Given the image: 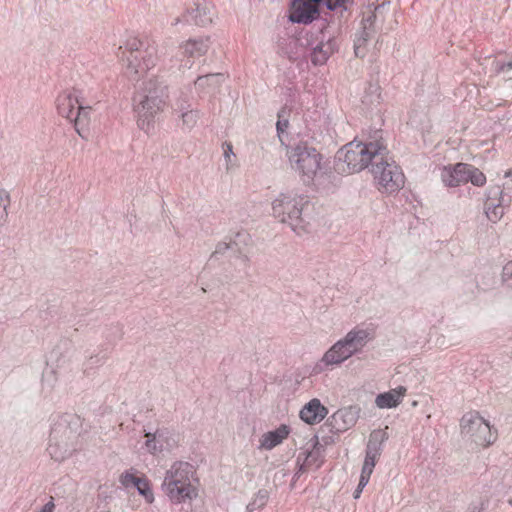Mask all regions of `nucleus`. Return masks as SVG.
Returning <instances> with one entry per match:
<instances>
[{"label": "nucleus", "instance_id": "1", "mask_svg": "<svg viewBox=\"0 0 512 512\" xmlns=\"http://www.w3.org/2000/svg\"><path fill=\"white\" fill-rule=\"evenodd\" d=\"M126 55L123 58L125 75L133 81L139 80L149 69L158 62L163 65L172 63L170 52L173 47L164 42L160 46L147 38H130L126 42Z\"/></svg>", "mask_w": 512, "mask_h": 512}, {"label": "nucleus", "instance_id": "2", "mask_svg": "<svg viewBox=\"0 0 512 512\" xmlns=\"http://www.w3.org/2000/svg\"><path fill=\"white\" fill-rule=\"evenodd\" d=\"M169 97L166 80L158 75L148 77L136 90L133 102L142 129L156 114L163 111Z\"/></svg>", "mask_w": 512, "mask_h": 512}, {"label": "nucleus", "instance_id": "3", "mask_svg": "<svg viewBox=\"0 0 512 512\" xmlns=\"http://www.w3.org/2000/svg\"><path fill=\"white\" fill-rule=\"evenodd\" d=\"M385 154L386 146L381 139L368 142L354 140L337 152L335 168L345 174L360 172Z\"/></svg>", "mask_w": 512, "mask_h": 512}, {"label": "nucleus", "instance_id": "4", "mask_svg": "<svg viewBox=\"0 0 512 512\" xmlns=\"http://www.w3.org/2000/svg\"><path fill=\"white\" fill-rule=\"evenodd\" d=\"M194 468L188 462L177 461L166 471L162 490L174 504L191 502L198 496Z\"/></svg>", "mask_w": 512, "mask_h": 512}, {"label": "nucleus", "instance_id": "5", "mask_svg": "<svg viewBox=\"0 0 512 512\" xmlns=\"http://www.w3.org/2000/svg\"><path fill=\"white\" fill-rule=\"evenodd\" d=\"M310 202L306 196L281 194L272 202L273 216L298 235L308 231L307 211Z\"/></svg>", "mask_w": 512, "mask_h": 512}, {"label": "nucleus", "instance_id": "6", "mask_svg": "<svg viewBox=\"0 0 512 512\" xmlns=\"http://www.w3.org/2000/svg\"><path fill=\"white\" fill-rule=\"evenodd\" d=\"M79 447L78 424H72L67 417L60 418L52 426L47 452L51 459L63 462L70 458Z\"/></svg>", "mask_w": 512, "mask_h": 512}, {"label": "nucleus", "instance_id": "7", "mask_svg": "<svg viewBox=\"0 0 512 512\" xmlns=\"http://www.w3.org/2000/svg\"><path fill=\"white\" fill-rule=\"evenodd\" d=\"M370 340L371 334L367 329L354 328L324 353L321 363L325 366H338L360 353Z\"/></svg>", "mask_w": 512, "mask_h": 512}, {"label": "nucleus", "instance_id": "8", "mask_svg": "<svg viewBox=\"0 0 512 512\" xmlns=\"http://www.w3.org/2000/svg\"><path fill=\"white\" fill-rule=\"evenodd\" d=\"M286 155L291 168L308 180L313 179L321 167L320 153L306 141L287 147Z\"/></svg>", "mask_w": 512, "mask_h": 512}, {"label": "nucleus", "instance_id": "9", "mask_svg": "<svg viewBox=\"0 0 512 512\" xmlns=\"http://www.w3.org/2000/svg\"><path fill=\"white\" fill-rule=\"evenodd\" d=\"M388 7L385 4L378 5L374 10L364 13L361 30L357 32L354 41V51L357 57H364L366 54V45L369 39H372L378 30L383 29V23L387 17Z\"/></svg>", "mask_w": 512, "mask_h": 512}, {"label": "nucleus", "instance_id": "10", "mask_svg": "<svg viewBox=\"0 0 512 512\" xmlns=\"http://www.w3.org/2000/svg\"><path fill=\"white\" fill-rule=\"evenodd\" d=\"M440 178L446 187H457L468 182L474 186L482 187L486 183L484 173L467 163L443 166L440 169Z\"/></svg>", "mask_w": 512, "mask_h": 512}, {"label": "nucleus", "instance_id": "11", "mask_svg": "<svg viewBox=\"0 0 512 512\" xmlns=\"http://www.w3.org/2000/svg\"><path fill=\"white\" fill-rule=\"evenodd\" d=\"M372 173L379 189L393 193L404 185V174L396 163L388 158V151L383 158H378L372 166Z\"/></svg>", "mask_w": 512, "mask_h": 512}, {"label": "nucleus", "instance_id": "12", "mask_svg": "<svg viewBox=\"0 0 512 512\" xmlns=\"http://www.w3.org/2000/svg\"><path fill=\"white\" fill-rule=\"evenodd\" d=\"M387 438V433L380 429L374 430L370 434L359 483L353 494L355 499H358L360 497L364 487L368 484L370 476L377 463V460L381 455L382 444Z\"/></svg>", "mask_w": 512, "mask_h": 512}, {"label": "nucleus", "instance_id": "13", "mask_svg": "<svg viewBox=\"0 0 512 512\" xmlns=\"http://www.w3.org/2000/svg\"><path fill=\"white\" fill-rule=\"evenodd\" d=\"M460 427L462 435L468 437L477 445L487 447L495 440L489 423L477 412L466 413L461 419Z\"/></svg>", "mask_w": 512, "mask_h": 512}, {"label": "nucleus", "instance_id": "14", "mask_svg": "<svg viewBox=\"0 0 512 512\" xmlns=\"http://www.w3.org/2000/svg\"><path fill=\"white\" fill-rule=\"evenodd\" d=\"M347 0H294L290 20L297 23H310L319 14V5L323 3L330 10L341 7Z\"/></svg>", "mask_w": 512, "mask_h": 512}, {"label": "nucleus", "instance_id": "15", "mask_svg": "<svg viewBox=\"0 0 512 512\" xmlns=\"http://www.w3.org/2000/svg\"><path fill=\"white\" fill-rule=\"evenodd\" d=\"M144 438V448L152 455L171 450L176 445L173 435L166 429H158L153 433L146 432Z\"/></svg>", "mask_w": 512, "mask_h": 512}, {"label": "nucleus", "instance_id": "16", "mask_svg": "<svg viewBox=\"0 0 512 512\" xmlns=\"http://www.w3.org/2000/svg\"><path fill=\"white\" fill-rule=\"evenodd\" d=\"M211 45V41L209 37L206 38H199V39H189L185 42H183L179 49L181 51V54L183 57H186L188 59H196L199 57L204 56ZM192 63L187 60L185 67L190 68Z\"/></svg>", "mask_w": 512, "mask_h": 512}, {"label": "nucleus", "instance_id": "17", "mask_svg": "<svg viewBox=\"0 0 512 512\" xmlns=\"http://www.w3.org/2000/svg\"><path fill=\"white\" fill-rule=\"evenodd\" d=\"M186 13L191 16L193 23L198 26L211 24L215 16L213 5L205 0L194 3L191 8L187 9Z\"/></svg>", "mask_w": 512, "mask_h": 512}, {"label": "nucleus", "instance_id": "18", "mask_svg": "<svg viewBox=\"0 0 512 512\" xmlns=\"http://www.w3.org/2000/svg\"><path fill=\"white\" fill-rule=\"evenodd\" d=\"M322 37L319 43L313 48L311 60L315 65L324 64L337 48L335 40L329 35L326 39L325 32L321 31Z\"/></svg>", "mask_w": 512, "mask_h": 512}, {"label": "nucleus", "instance_id": "19", "mask_svg": "<svg viewBox=\"0 0 512 512\" xmlns=\"http://www.w3.org/2000/svg\"><path fill=\"white\" fill-rule=\"evenodd\" d=\"M56 106L62 117L72 120L79 106L75 92L66 90L60 93L56 99Z\"/></svg>", "mask_w": 512, "mask_h": 512}, {"label": "nucleus", "instance_id": "20", "mask_svg": "<svg viewBox=\"0 0 512 512\" xmlns=\"http://www.w3.org/2000/svg\"><path fill=\"white\" fill-rule=\"evenodd\" d=\"M327 408L324 407L320 400L312 399L300 411V418L308 424H316L321 422L327 415Z\"/></svg>", "mask_w": 512, "mask_h": 512}, {"label": "nucleus", "instance_id": "21", "mask_svg": "<svg viewBox=\"0 0 512 512\" xmlns=\"http://www.w3.org/2000/svg\"><path fill=\"white\" fill-rule=\"evenodd\" d=\"M406 392V387L398 386L397 388L378 394L375 398V404L380 409L395 408L402 402Z\"/></svg>", "mask_w": 512, "mask_h": 512}, {"label": "nucleus", "instance_id": "22", "mask_svg": "<svg viewBox=\"0 0 512 512\" xmlns=\"http://www.w3.org/2000/svg\"><path fill=\"white\" fill-rule=\"evenodd\" d=\"M230 252L236 256H238L245 264L249 262V246L251 244L250 235L241 231L235 234V236L230 239Z\"/></svg>", "mask_w": 512, "mask_h": 512}, {"label": "nucleus", "instance_id": "23", "mask_svg": "<svg viewBox=\"0 0 512 512\" xmlns=\"http://www.w3.org/2000/svg\"><path fill=\"white\" fill-rule=\"evenodd\" d=\"M289 432L290 430L288 426L281 425L273 431L264 433L259 439V449L272 450L287 438Z\"/></svg>", "mask_w": 512, "mask_h": 512}, {"label": "nucleus", "instance_id": "24", "mask_svg": "<svg viewBox=\"0 0 512 512\" xmlns=\"http://www.w3.org/2000/svg\"><path fill=\"white\" fill-rule=\"evenodd\" d=\"M224 81V75L221 73L207 74L199 76L195 82V88L199 93L210 94L216 92Z\"/></svg>", "mask_w": 512, "mask_h": 512}, {"label": "nucleus", "instance_id": "25", "mask_svg": "<svg viewBox=\"0 0 512 512\" xmlns=\"http://www.w3.org/2000/svg\"><path fill=\"white\" fill-rule=\"evenodd\" d=\"M332 418L336 429L345 431L357 422L358 411L354 407L343 408L335 412Z\"/></svg>", "mask_w": 512, "mask_h": 512}, {"label": "nucleus", "instance_id": "26", "mask_svg": "<svg viewBox=\"0 0 512 512\" xmlns=\"http://www.w3.org/2000/svg\"><path fill=\"white\" fill-rule=\"evenodd\" d=\"M380 86L377 83H369L362 96V104L367 109H374L381 103Z\"/></svg>", "mask_w": 512, "mask_h": 512}, {"label": "nucleus", "instance_id": "27", "mask_svg": "<svg viewBox=\"0 0 512 512\" xmlns=\"http://www.w3.org/2000/svg\"><path fill=\"white\" fill-rule=\"evenodd\" d=\"M71 121H74L77 133L85 138L83 132L87 129L90 121V108L79 105Z\"/></svg>", "mask_w": 512, "mask_h": 512}, {"label": "nucleus", "instance_id": "28", "mask_svg": "<svg viewBox=\"0 0 512 512\" xmlns=\"http://www.w3.org/2000/svg\"><path fill=\"white\" fill-rule=\"evenodd\" d=\"M502 193L503 191L500 186L489 187L487 190L484 210H490L494 207L504 206Z\"/></svg>", "mask_w": 512, "mask_h": 512}, {"label": "nucleus", "instance_id": "29", "mask_svg": "<svg viewBox=\"0 0 512 512\" xmlns=\"http://www.w3.org/2000/svg\"><path fill=\"white\" fill-rule=\"evenodd\" d=\"M181 122V128L185 130H192L200 117V111L194 108H191L183 113L177 115Z\"/></svg>", "mask_w": 512, "mask_h": 512}, {"label": "nucleus", "instance_id": "30", "mask_svg": "<svg viewBox=\"0 0 512 512\" xmlns=\"http://www.w3.org/2000/svg\"><path fill=\"white\" fill-rule=\"evenodd\" d=\"M191 108L193 107L190 101V97L185 92H181L180 95L172 103V110L176 115L183 113L184 111H187Z\"/></svg>", "mask_w": 512, "mask_h": 512}, {"label": "nucleus", "instance_id": "31", "mask_svg": "<svg viewBox=\"0 0 512 512\" xmlns=\"http://www.w3.org/2000/svg\"><path fill=\"white\" fill-rule=\"evenodd\" d=\"M315 459L316 456L312 452L300 453L297 457V464L299 465V469L295 475L299 476L302 472L306 471V469L313 464Z\"/></svg>", "mask_w": 512, "mask_h": 512}, {"label": "nucleus", "instance_id": "32", "mask_svg": "<svg viewBox=\"0 0 512 512\" xmlns=\"http://www.w3.org/2000/svg\"><path fill=\"white\" fill-rule=\"evenodd\" d=\"M134 488H136L138 490V492L141 495H143L149 503H151L153 501V494L150 490V487H149L146 479L139 478V480L136 481Z\"/></svg>", "mask_w": 512, "mask_h": 512}, {"label": "nucleus", "instance_id": "33", "mask_svg": "<svg viewBox=\"0 0 512 512\" xmlns=\"http://www.w3.org/2000/svg\"><path fill=\"white\" fill-rule=\"evenodd\" d=\"M268 500V492L266 490H260L253 501L248 505V509L253 511L255 509L263 507Z\"/></svg>", "mask_w": 512, "mask_h": 512}, {"label": "nucleus", "instance_id": "34", "mask_svg": "<svg viewBox=\"0 0 512 512\" xmlns=\"http://www.w3.org/2000/svg\"><path fill=\"white\" fill-rule=\"evenodd\" d=\"M488 61L490 62V65H491V71H493L495 73H500V72L504 71L506 68L512 69V61L501 62L497 59H491V58H489Z\"/></svg>", "mask_w": 512, "mask_h": 512}, {"label": "nucleus", "instance_id": "35", "mask_svg": "<svg viewBox=\"0 0 512 512\" xmlns=\"http://www.w3.org/2000/svg\"><path fill=\"white\" fill-rule=\"evenodd\" d=\"M485 214L491 222L496 223L502 218L504 214V206L494 207L490 210H485Z\"/></svg>", "mask_w": 512, "mask_h": 512}, {"label": "nucleus", "instance_id": "36", "mask_svg": "<svg viewBox=\"0 0 512 512\" xmlns=\"http://www.w3.org/2000/svg\"><path fill=\"white\" fill-rule=\"evenodd\" d=\"M285 116H286V111L281 110L278 113V121L276 124L277 132H278V135H279L281 141H282L281 134L284 133L288 127V120L286 119Z\"/></svg>", "mask_w": 512, "mask_h": 512}, {"label": "nucleus", "instance_id": "37", "mask_svg": "<svg viewBox=\"0 0 512 512\" xmlns=\"http://www.w3.org/2000/svg\"><path fill=\"white\" fill-rule=\"evenodd\" d=\"M139 477H136L133 473L125 472L120 476V483L125 487H134Z\"/></svg>", "mask_w": 512, "mask_h": 512}, {"label": "nucleus", "instance_id": "38", "mask_svg": "<svg viewBox=\"0 0 512 512\" xmlns=\"http://www.w3.org/2000/svg\"><path fill=\"white\" fill-rule=\"evenodd\" d=\"M502 279L509 286L512 280V262H508L503 266Z\"/></svg>", "mask_w": 512, "mask_h": 512}, {"label": "nucleus", "instance_id": "39", "mask_svg": "<svg viewBox=\"0 0 512 512\" xmlns=\"http://www.w3.org/2000/svg\"><path fill=\"white\" fill-rule=\"evenodd\" d=\"M10 203L9 194L5 190H0V207L3 209L5 214H7L6 210Z\"/></svg>", "mask_w": 512, "mask_h": 512}, {"label": "nucleus", "instance_id": "40", "mask_svg": "<svg viewBox=\"0 0 512 512\" xmlns=\"http://www.w3.org/2000/svg\"><path fill=\"white\" fill-rule=\"evenodd\" d=\"M230 251V242H220L217 244L214 254H225Z\"/></svg>", "mask_w": 512, "mask_h": 512}, {"label": "nucleus", "instance_id": "41", "mask_svg": "<svg viewBox=\"0 0 512 512\" xmlns=\"http://www.w3.org/2000/svg\"><path fill=\"white\" fill-rule=\"evenodd\" d=\"M55 505L52 501L46 503L39 512H53Z\"/></svg>", "mask_w": 512, "mask_h": 512}, {"label": "nucleus", "instance_id": "42", "mask_svg": "<svg viewBox=\"0 0 512 512\" xmlns=\"http://www.w3.org/2000/svg\"><path fill=\"white\" fill-rule=\"evenodd\" d=\"M232 154H233L232 146L231 145H227L226 149L224 150V156H225L227 161L230 160V157H231Z\"/></svg>", "mask_w": 512, "mask_h": 512}, {"label": "nucleus", "instance_id": "43", "mask_svg": "<svg viewBox=\"0 0 512 512\" xmlns=\"http://www.w3.org/2000/svg\"><path fill=\"white\" fill-rule=\"evenodd\" d=\"M181 22V17H176L172 20L171 25L177 26Z\"/></svg>", "mask_w": 512, "mask_h": 512}, {"label": "nucleus", "instance_id": "44", "mask_svg": "<svg viewBox=\"0 0 512 512\" xmlns=\"http://www.w3.org/2000/svg\"><path fill=\"white\" fill-rule=\"evenodd\" d=\"M511 175H512V170H509L508 172L505 173L506 177L511 176Z\"/></svg>", "mask_w": 512, "mask_h": 512}, {"label": "nucleus", "instance_id": "45", "mask_svg": "<svg viewBox=\"0 0 512 512\" xmlns=\"http://www.w3.org/2000/svg\"><path fill=\"white\" fill-rule=\"evenodd\" d=\"M508 503L512 507V496L508 499Z\"/></svg>", "mask_w": 512, "mask_h": 512}, {"label": "nucleus", "instance_id": "46", "mask_svg": "<svg viewBox=\"0 0 512 512\" xmlns=\"http://www.w3.org/2000/svg\"><path fill=\"white\" fill-rule=\"evenodd\" d=\"M509 286L512 287V279H511V282H510Z\"/></svg>", "mask_w": 512, "mask_h": 512}]
</instances>
